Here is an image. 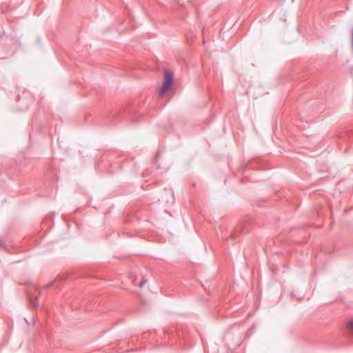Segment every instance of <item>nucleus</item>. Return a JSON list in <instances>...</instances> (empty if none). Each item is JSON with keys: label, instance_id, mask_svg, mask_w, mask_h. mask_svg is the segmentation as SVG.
Listing matches in <instances>:
<instances>
[{"label": "nucleus", "instance_id": "obj_1", "mask_svg": "<svg viewBox=\"0 0 353 353\" xmlns=\"http://www.w3.org/2000/svg\"><path fill=\"white\" fill-rule=\"evenodd\" d=\"M174 75L172 71L165 70L164 71V77L162 85L159 90V94L161 97L165 95L169 90L173 83Z\"/></svg>", "mask_w": 353, "mask_h": 353}, {"label": "nucleus", "instance_id": "obj_2", "mask_svg": "<svg viewBox=\"0 0 353 353\" xmlns=\"http://www.w3.org/2000/svg\"><path fill=\"white\" fill-rule=\"evenodd\" d=\"M347 327L353 334V320H351L347 323Z\"/></svg>", "mask_w": 353, "mask_h": 353}, {"label": "nucleus", "instance_id": "obj_3", "mask_svg": "<svg viewBox=\"0 0 353 353\" xmlns=\"http://www.w3.org/2000/svg\"><path fill=\"white\" fill-rule=\"evenodd\" d=\"M350 73L353 74V66L350 70Z\"/></svg>", "mask_w": 353, "mask_h": 353}, {"label": "nucleus", "instance_id": "obj_4", "mask_svg": "<svg viewBox=\"0 0 353 353\" xmlns=\"http://www.w3.org/2000/svg\"><path fill=\"white\" fill-rule=\"evenodd\" d=\"M145 281H143L142 283L140 284V286L142 287Z\"/></svg>", "mask_w": 353, "mask_h": 353}, {"label": "nucleus", "instance_id": "obj_5", "mask_svg": "<svg viewBox=\"0 0 353 353\" xmlns=\"http://www.w3.org/2000/svg\"><path fill=\"white\" fill-rule=\"evenodd\" d=\"M32 306H33V307H35V306H36V303H34V302H32Z\"/></svg>", "mask_w": 353, "mask_h": 353}]
</instances>
